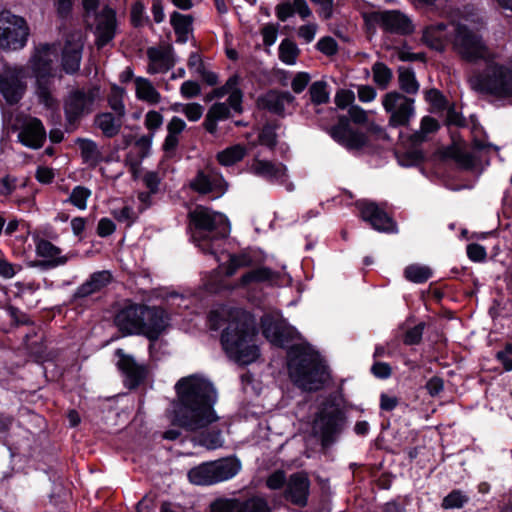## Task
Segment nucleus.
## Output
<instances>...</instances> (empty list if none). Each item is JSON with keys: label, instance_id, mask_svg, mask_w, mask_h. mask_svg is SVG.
Returning a JSON list of instances; mask_svg holds the SVG:
<instances>
[{"label": "nucleus", "instance_id": "obj_32", "mask_svg": "<svg viewBox=\"0 0 512 512\" xmlns=\"http://www.w3.org/2000/svg\"><path fill=\"white\" fill-rule=\"evenodd\" d=\"M251 171L253 174L270 181H283L287 169L283 164H274L270 161L256 159L251 165Z\"/></svg>", "mask_w": 512, "mask_h": 512}, {"label": "nucleus", "instance_id": "obj_40", "mask_svg": "<svg viewBox=\"0 0 512 512\" xmlns=\"http://www.w3.org/2000/svg\"><path fill=\"white\" fill-rule=\"evenodd\" d=\"M171 25L177 35V41L185 43L188 40V33L190 32L192 17L190 15H183L179 12H173L171 15Z\"/></svg>", "mask_w": 512, "mask_h": 512}, {"label": "nucleus", "instance_id": "obj_34", "mask_svg": "<svg viewBox=\"0 0 512 512\" xmlns=\"http://www.w3.org/2000/svg\"><path fill=\"white\" fill-rule=\"evenodd\" d=\"M94 124L105 137L112 138L120 132L123 118L110 112L99 113L95 116Z\"/></svg>", "mask_w": 512, "mask_h": 512}, {"label": "nucleus", "instance_id": "obj_62", "mask_svg": "<svg viewBox=\"0 0 512 512\" xmlns=\"http://www.w3.org/2000/svg\"><path fill=\"white\" fill-rule=\"evenodd\" d=\"M263 43L266 46H272L277 39L278 28L274 24H267L261 29Z\"/></svg>", "mask_w": 512, "mask_h": 512}, {"label": "nucleus", "instance_id": "obj_21", "mask_svg": "<svg viewBox=\"0 0 512 512\" xmlns=\"http://www.w3.org/2000/svg\"><path fill=\"white\" fill-rule=\"evenodd\" d=\"M189 187L199 194L212 192L221 194L225 191L226 184L220 173L213 168L207 167L197 172L195 177L190 181Z\"/></svg>", "mask_w": 512, "mask_h": 512}, {"label": "nucleus", "instance_id": "obj_24", "mask_svg": "<svg viewBox=\"0 0 512 512\" xmlns=\"http://www.w3.org/2000/svg\"><path fill=\"white\" fill-rule=\"evenodd\" d=\"M115 353L119 358L118 368L125 374L129 388L137 387L146 377L145 365L137 363L131 355L125 354L122 349H117Z\"/></svg>", "mask_w": 512, "mask_h": 512}, {"label": "nucleus", "instance_id": "obj_57", "mask_svg": "<svg viewBox=\"0 0 512 512\" xmlns=\"http://www.w3.org/2000/svg\"><path fill=\"white\" fill-rule=\"evenodd\" d=\"M317 49L326 56H333L338 51V44L334 38L326 36L318 41Z\"/></svg>", "mask_w": 512, "mask_h": 512}, {"label": "nucleus", "instance_id": "obj_20", "mask_svg": "<svg viewBox=\"0 0 512 512\" xmlns=\"http://www.w3.org/2000/svg\"><path fill=\"white\" fill-rule=\"evenodd\" d=\"M146 306L132 304L120 310L115 316V324L126 334H141Z\"/></svg>", "mask_w": 512, "mask_h": 512}, {"label": "nucleus", "instance_id": "obj_5", "mask_svg": "<svg viewBox=\"0 0 512 512\" xmlns=\"http://www.w3.org/2000/svg\"><path fill=\"white\" fill-rule=\"evenodd\" d=\"M58 58V48L55 44H41L32 55L29 65L36 79V94L39 101L50 108L56 104L52 96L54 78L53 63Z\"/></svg>", "mask_w": 512, "mask_h": 512}, {"label": "nucleus", "instance_id": "obj_44", "mask_svg": "<svg viewBox=\"0 0 512 512\" xmlns=\"http://www.w3.org/2000/svg\"><path fill=\"white\" fill-rule=\"evenodd\" d=\"M300 53L295 42L290 39H284L279 46V58L287 65H293Z\"/></svg>", "mask_w": 512, "mask_h": 512}, {"label": "nucleus", "instance_id": "obj_31", "mask_svg": "<svg viewBox=\"0 0 512 512\" xmlns=\"http://www.w3.org/2000/svg\"><path fill=\"white\" fill-rule=\"evenodd\" d=\"M186 129L185 121L173 116L166 125L167 135L162 144V149L168 156H173L180 143L181 134Z\"/></svg>", "mask_w": 512, "mask_h": 512}, {"label": "nucleus", "instance_id": "obj_50", "mask_svg": "<svg viewBox=\"0 0 512 512\" xmlns=\"http://www.w3.org/2000/svg\"><path fill=\"white\" fill-rule=\"evenodd\" d=\"M91 196V191L84 186H76L70 196L68 201L73 204L78 209L84 210L87 206V200Z\"/></svg>", "mask_w": 512, "mask_h": 512}, {"label": "nucleus", "instance_id": "obj_1", "mask_svg": "<svg viewBox=\"0 0 512 512\" xmlns=\"http://www.w3.org/2000/svg\"><path fill=\"white\" fill-rule=\"evenodd\" d=\"M175 389L178 399L175 424L195 432L218 420L213 408L217 395L208 380L195 375L183 377L176 383Z\"/></svg>", "mask_w": 512, "mask_h": 512}, {"label": "nucleus", "instance_id": "obj_53", "mask_svg": "<svg viewBox=\"0 0 512 512\" xmlns=\"http://www.w3.org/2000/svg\"><path fill=\"white\" fill-rule=\"evenodd\" d=\"M258 142L261 145L274 148L277 144V134L275 132V127L271 125H265L259 133Z\"/></svg>", "mask_w": 512, "mask_h": 512}, {"label": "nucleus", "instance_id": "obj_22", "mask_svg": "<svg viewBox=\"0 0 512 512\" xmlns=\"http://www.w3.org/2000/svg\"><path fill=\"white\" fill-rule=\"evenodd\" d=\"M295 97L288 91L270 90L257 99L260 109L267 110L278 116H284L289 106L294 104Z\"/></svg>", "mask_w": 512, "mask_h": 512}, {"label": "nucleus", "instance_id": "obj_2", "mask_svg": "<svg viewBox=\"0 0 512 512\" xmlns=\"http://www.w3.org/2000/svg\"><path fill=\"white\" fill-rule=\"evenodd\" d=\"M288 371L292 382L302 390L317 391L328 378L319 354L305 345L292 346L288 352Z\"/></svg>", "mask_w": 512, "mask_h": 512}, {"label": "nucleus", "instance_id": "obj_26", "mask_svg": "<svg viewBox=\"0 0 512 512\" xmlns=\"http://www.w3.org/2000/svg\"><path fill=\"white\" fill-rule=\"evenodd\" d=\"M147 57V71L150 74L165 73L175 64L171 46L150 47L147 49Z\"/></svg>", "mask_w": 512, "mask_h": 512}, {"label": "nucleus", "instance_id": "obj_49", "mask_svg": "<svg viewBox=\"0 0 512 512\" xmlns=\"http://www.w3.org/2000/svg\"><path fill=\"white\" fill-rule=\"evenodd\" d=\"M253 264V259L248 254L231 255L229 258V264L226 269V275L232 276L240 268L250 267Z\"/></svg>", "mask_w": 512, "mask_h": 512}, {"label": "nucleus", "instance_id": "obj_54", "mask_svg": "<svg viewBox=\"0 0 512 512\" xmlns=\"http://www.w3.org/2000/svg\"><path fill=\"white\" fill-rule=\"evenodd\" d=\"M425 323L421 322L416 326L408 329L404 335L403 342L406 345H417L422 340Z\"/></svg>", "mask_w": 512, "mask_h": 512}, {"label": "nucleus", "instance_id": "obj_43", "mask_svg": "<svg viewBox=\"0 0 512 512\" xmlns=\"http://www.w3.org/2000/svg\"><path fill=\"white\" fill-rule=\"evenodd\" d=\"M398 82L400 89L408 95H415L419 91L420 85L412 70L400 68Z\"/></svg>", "mask_w": 512, "mask_h": 512}, {"label": "nucleus", "instance_id": "obj_42", "mask_svg": "<svg viewBox=\"0 0 512 512\" xmlns=\"http://www.w3.org/2000/svg\"><path fill=\"white\" fill-rule=\"evenodd\" d=\"M439 129L438 121L431 116H424L421 119L420 129L415 131L410 139L413 144H420L424 142L428 134L435 133Z\"/></svg>", "mask_w": 512, "mask_h": 512}, {"label": "nucleus", "instance_id": "obj_7", "mask_svg": "<svg viewBox=\"0 0 512 512\" xmlns=\"http://www.w3.org/2000/svg\"><path fill=\"white\" fill-rule=\"evenodd\" d=\"M450 41L453 50L467 62L488 63L494 58L493 52L484 43L482 37L466 24L457 23L453 26V37Z\"/></svg>", "mask_w": 512, "mask_h": 512}, {"label": "nucleus", "instance_id": "obj_52", "mask_svg": "<svg viewBox=\"0 0 512 512\" xmlns=\"http://www.w3.org/2000/svg\"><path fill=\"white\" fill-rule=\"evenodd\" d=\"M288 477L283 470L272 472L266 479V486L270 490L285 489Z\"/></svg>", "mask_w": 512, "mask_h": 512}, {"label": "nucleus", "instance_id": "obj_48", "mask_svg": "<svg viewBox=\"0 0 512 512\" xmlns=\"http://www.w3.org/2000/svg\"><path fill=\"white\" fill-rule=\"evenodd\" d=\"M312 103L316 105L325 104L329 101V92L325 81H316L309 88Z\"/></svg>", "mask_w": 512, "mask_h": 512}, {"label": "nucleus", "instance_id": "obj_4", "mask_svg": "<svg viewBox=\"0 0 512 512\" xmlns=\"http://www.w3.org/2000/svg\"><path fill=\"white\" fill-rule=\"evenodd\" d=\"M255 329L244 317H237L224 329L221 344L228 357L241 365L254 362L259 356Z\"/></svg>", "mask_w": 512, "mask_h": 512}, {"label": "nucleus", "instance_id": "obj_29", "mask_svg": "<svg viewBox=\"0 0 512 512\" xmlns=\"http://www.w3.org/2000/svg\"><path fill=\"white\" fill-rule=\"evenodd\" d=\"M83 46L80 36H73L66 41L62 53V68L67 74H74L79 70Z\"/></svg>", "mask_w": 512, "mask_h": 512}, {"label": "nucleus", "instance_id": "obj_36", "mask_svg": "<svg viewBox=\"0 0 512 512\" xmlns=\"http://www.w3.org/2000/svg\"><path fill=\"white\" fill-rule=\"evenodd\" d=\"M279 277L280 274L278 272L273 271L268 267L261 266L243 274L240 278V285L246 287L251 283H273L277 281Z\"/></svg>", "mask_w": 512, "mask_h": 512}, {"label": "nucleus", "instance_id": "obj_19", "mask_svg": "<svg viewBox=\"0 0 512 512\" xmlns=\"http://www.w3.org/2000/svg\"><path fill=\"white\" fill-rule=\"evenodd\" d=\"M264 336L273 345L284 347L294 337V329L281 317L266 315L262 318Z\"/></svg>", "mask_w": 512, "mask_h": 512}, {"label": "nucleus", "instance_id": "obj_47", "mask_svg": "<svg viewBox=\"0 0 512 512\" xmlns=\"http://www.w3.org/2000/svg\"><path fill=\"white\" fill-rule=\"evenodd\" d=\"M404 274L409 281L423 283L431 277L432 272L426 266L410 265L405 269Z\"/></svg>", "mask_w": 512, "mask_h": 512}, {"label": "nucleus", "instance_id": "obj_60", "mask_svg": "<svg viewBox=\"0 0 512 512\" xmlns=\"http://www.w3.org/2000/svg\"><path fill=\"white\" fill-rule=\"evenodd\" d=\"M424 155L421 150L414 149L407 151L400 158V163L405 166H412L422 162Z\"/></svg>", "mask_w": 512, "mask_h": 512}, {"label": "nucleus", "instance_id": "obj_12", "mask_svg": "<svg viewBox=\"0 0 512 512\" xmlns=\"http://www.w3.org/2000/svg\"><path fill=\"white\" fill-rule=\"evenodd\" d=\"M344 426V415L335 406L323 408L313 423V431L321 437L324 447L330 446L341 433Z\"/></svg>", "mask_w": 512, "mask_h": 512}, {"label": "nucleus", "instance_id": "obj_33", "mask_svg": "<svg viewBox=\"0 0 512 512\" xmlns=\"http://www.w3.org/2000/svg\"><path fill=\"white\" fill-rule=\"evenodd\" d=\"M111 281V274L108 271H99L93 273L90 278L79 286L74 294L75 298H85L88 297L106 285H108Z\"/></svg>", "mask_w": 512, "mask_h": 512}, {"label": "nucleus", "instance_id": "obj_46", "mask_svg": "<svg viewBox=\"0 0 512 512\" xmlns=\"http://www.w3.org/2000/svg\"><path fill=\"white\" fill-rule=\"evenodd\" d=\"M373 80L381 88H386L392 79V71L382 62H376L372 67Z\"/></svg>", "mask_w": 512, "mask_h": 512}, {"label": "nucleus", "instance_id": "obj_56", "mask_svg": "<svg viewBox=\"0 0 512 512\" xmlns=\"http://www.w3.org/2000/svg\"><path fill=\"white\" fill-rule=\"evenodd\" d=\"M204 112L202 105L198 103H187L182 106V113L185 117L192 122L200 120Z\"/></svg>", "mask_w": 512, "mask_h": 512}, {"label": "nucleus", "instance_id": "obj_37", "mask_svg": "<svg viewBox=\"0 0 512 512\" xmlns=\"http://www.w3.org/2000/svg\"><path fill=\"white\" fill-rule=\"evenodd\" d=\"M135 82L136 97L144 102L155 105L161 101V95L152 82L143 77H137Z\"/></svg>", "mask_w": 512, "mask_h": 512}, {"label": "nucleus", "instance_id": "obj_41", "mask_svg": "<svg viewBox=\"0 0 512 512\" xmlns=\"http://www.w3.org/2000/svg\"><path fill=\"white\" fill-rule=\"evenodd\" d=\"M246 155V148L241 144L227 147L217 154V160L224 166H231L241 161Z\"/></svg>", "mask_w": 512, "mask_h": 512}, {"label": "nucleus", "instance_id": "obj_55", "mask_svg": "<svg viewBox=\"0 0 512 512\" xmlns=\"http://www.w3.org/2000/svg\"><path fill=\"white\" fill-rule=\"evenodd\" d=\"M145 127L152 133L158 130L163 124V116L160 112L151 110L145 115Z\"/></svg>", "mask_w": 512, "mask_h": 512}, {"label": "nucleus", "instance_id": "obj_13", "mask_svg": "<svg viewBox=\"0 0 512 512\" xmlns=\"http://www.w3.org/2000/svg\"><path fill=\"white\" fill-rule=\"evenodd\" d=\"M210 512H272V508L262 496L245 500L221 497L210 504Z\"/></svg>", "mask_w": 512, "mask_h": 512}, {"label": "nucleus", "instance_id": "obj_45", "mask_svg": "<svg viewBox=\"0 0 512 512\" xmlns=\"http://www.w3.org/2000/svg\"><path fill=\"white\" fill-rule=\"evenodd\" d=\"M469 497L460 490H453L442 500L441 507L445 510L460 509L468 503Z\"/></svg>", "mask_w": 512, "mask_h": 512}, {"label": "nucleus", "instance_id": "obj_51", "mask_svg": "<svg viewBox=\"0 0 512 512\" xmlns=\"http://www.w3.org/2000/svg\"><path fill=\"white\" fill-rule=\"evenodd\" d=\"M198 444L204 446L209 450H215L222 447L223 439L220 431H212L205 434H201L197 440Z\"/></svg>", "mask_w": 512, "mask_h": 512}, {"label": "nucleus", "instance_id": "obj_28", "mask_svg": "<svg viewBox=\"0 0 512 512\" xmlns=\"http://www.w3.org/2000/svg\"><path fill=\"white\" fill-rule=\"evenodd\" d=\"M167 326L165 312L157 307L146 306L145 318L141 334L149 340L155 341Z\"/></svg>", "mask_w": 512, "mask_h": 512}, {"label": "nucleus", "instance_id": "obj_39", "mask_svg": "<svg viewBox=\"0 0 512 512\" xmlns=\"http://www.w3.org/2000/svg\"><path fill=\"white\" fill-rule=\"evenodd\" d=\"M446 156L454 159L464 169H471L475 165V155L466 147L453 145L446 150Z\"/></svg>", "mask_w": 512, "mask_h": 512}, {"label": "nucleus", "instance_id": "obj_23", "mask_svg": "<svg viewBox=\"0 0 512 512\" xmlns=\"http://www.w3.org/2000/svg\"><path fill=\"white\" fill-rule=\"evenodd\" d=\"M116 31V14L109 7H104L96 16V46L98 49L103 48L115 36Z\"/></svg>", "mask_w": 512, "mask_h": 512}, {"label": "nucleus", "instance_id": "obj_10", "mask_svg": "<svg viewBox=\"0 0 512 512\" xmlns=\"http://www.w3.org/2000/svg\"><path fill=\"white\" fill-rule=\"evenodd\" d=\"M382 105L389 114L388 125L392 128L408 127L415 116V100L403 93H386L382 98Z\"/></svg>", "mask_w": 512, "mask_h": 512}, {"label": "nucleus", "instance_id": "obj_6", "mask_svg": "<svg viewBox=\"0 0 512 512\" xmlns=\"http://www.w3.org/2000/svg\"><path fill=\"white\" fill-rule=\"evenodd\" d=\"M483 73H475L469 78L471 88L477 92L499 97L512 96V69L494 63H486Z\"/></svg>", "mask_w": 512, "mask_h": 512}, {"label": "nucleus", "instance_id": "obj_61", "mask_svg": "<svg viewBox=\"0 0 512 512\" xmlns=\"http://www.w3.org/2000/svg\"><path fill=\"white\" fill-rule=\"evenodd\" d=\"M114 218L119 222H125L127 225H131L135 220V214L131 207L124 206L121 209H115L112 212Z\"/></svg>", "mask_w": 512, "mask_h": 512}, {"label": "nucleus", "instance_id": "obj_18", "mask_svg": "<svg viewBox=\"0 0 512 512\" xmlns=\"http://www.w3.org/2000/svg\"><path fill=\"white\" fill-rule=\"evenodd\" d=\"M372 20L384 31L392 34L406 35L414 30L411 20L399 10L374 12Z\"/></svg>", "mask_w": 512, "mask_h": 512}, {"label": "nucleus", "instance_id": "obj_27", "mask_svg": "<svg viewBox=\"0 0 512 512\" xmlns=\"http://www.w3.org/2000/svg\"><path fill=\"white\" fill-rule=\"evenodd\" d=\"M36 254L46 259L38 263V266L42 269L62 266L68 261L67 256L61 255V249L46 239L36 241Z\"/></svg>", "mask_w": 512, "mask_h": 512}, {"label": "nucleus", "instance_id": "obj_64", "mask_svg": "<svg viewBox=\"0 0 512 512\" xmlns=\"http://www.w3.org/2000/svg\"><path fill=\"white\" fill-rule=\"evenodd\" d=\"M310 81V76L306 72H299L292 80L291 87L295 93H301Z\"/></svg>", "mask_w": 512, "mask_h": 512}, {"label": "nucleus", "instance_id": "obj_17", "mask_svg": "<svg viewBox=\"0 0 512 512\" xmlns=\"http://www.w3.org/2000/svg\"><path fill=\"white\" fill-rule=\"evenodd\" d=\"M361 218L375 230L386 233L398 231L396 222L375 202L363 201L358 204Z\"/></svg>", "mask_w": 512, "mask_h": 512}, {"label": "nucleus", "instance_id": "obj_30", "mask_svg": "<svg viewBox=\"0 0 512 512\" xmlns=\"http://www.w3.org/2000/svg\"><path fill=\"white\" fill-rule=\"evenodd\" d=\"M18 138L25 146L38 149L46 139V131L39 119L31 118L23 125Z\"/></svg>", "mask_w": 512, "mask_h": 512}, {"label": "nucleus", "instance_id": "obj_16", "mask_svg": "<svg viewBox=\"0 0 512 512\" xmlns=\"http://www.w3.org/2000/svg\"><path fill=\"white\" fill-rule=\"evenodd\" d=\"M331 137L351 151L360 150L368 143L365 133L354 130L346 116H340L336 125L330 129Z\"/></svg>", "mask_w": 512, "mask_h": 512}, {"label": "nucleus", "instance_id": "obj_58", "mask_svg": "<svg viewBox=\"0 0 512 512\" xmlns=\"http://www.w3.org/2000/svg\"><path fill=\"white\" fill-rule=\"evenodd\" d=\"M335 104L340 109L351 106L355 100L354 92L351 90L341 89L335 95Z\"/></svg>", "mask_w": 512, "mask_h": 512}, {"label": "nucleus", "instance_id": "obj_3", "mask_svg": "<svg viewBox=\"0 0 512 512\" xmlns=\"http://www.w3.org/2000/svg\"><path fill=\"white\" fill-rule=\"evenodd\" d=\"M192 228V238L204 252L215 254L218 243L230 232L227 218L218 212L204 206H197L189 213Z\"/></svg>", "mask_w": 512, "mask_h": 512}, {"label": "nucleus", "instance_id": "obj_8", "mask_svg": "<svg viewBox=\"0 0 512 512\" xmlns=\"http://www.w3.org/2000/svg\"><path fill=\"white\" fill-rule=\"evenodd\" d=\"M241 470V462L236 457L222 458L202 463L188 472L192 484L208 486L227 481Z\"/></svg>", "mask_w": 512, "mask_h": 512}, {"label": "nucleus", "instance_id": "obj_38", "mask_svg": "<svg viewBox=\"0 0 512 512\" xmlns=\"http://www.w3.org/2000/svg\"><path fill=\"white\" fill-rule=\"evenodd\" d=\"M76 144L81 151V157L84 163L90 166H96L102 161V153L95 141L86 138H78Z\"/></svg>", "mask_w": 512, "mask_h": 512}, {"label": "nucleus", "instance_id": "obj_11", "mask_svg": "<svg viewBox=\"0 0 512 512\" xmlns=\"http://www.w3.org/2000/svg\"><path fill=\"white\" fill-rule=\"evenodd\" d=\"M29 28L24 18L12 14L8 10L0 12V45L17 50L25 46Z\"/></svg>", "mask_w": 512, "mask_h": 512}, {"label": "nucleus", "instance_id": "obj_14", "mask_svg": "<svg viewBox=\"0 0 512 512\" xmlns=\"http://www.w3.org/2000/svg\"><path fill=\"white\" fill-rule=\"evenodd\" d=\"M22 67H6L0 72V94L9 104L20 101L26 91Z\"/></svg>", "mask_w": 512, "mask_h": 512}, {"label": "nucleus", "instance_id": "obj_59", "mask_svg": "<svg viewBox=\"0 0 512 512\" xmlns=\"http://www.w3.org/2000/svg\"><path fill=\"white\" fill-rule=\"evenodd\" d=\"M275 14L277 18L282 22L292 17L294 15V8L292 2L284 0L278 3L275 7Z\"/></svg>", "mask_w": 512, "mask_h": 512}, {"label": "nucleus", "instance_id": "obj_9", "mask_svg": "<svg viewBox=\"0 0 512 512\" xmlns=\"http://www.w3.org/2000/svg\"><path fill=\"white\" fill-rule=\"evenodd\" d=\"M98 97V87L76 89L68 94L64 101L67 131H73L78 121L93 111L94 103Z\"/></svg>", "mask_w": 512, "mask_h": 512}, {"label": "nucleus", "instance_id": "obj_25", "mask_svg": "<svg viewBox=\"0 0 512 512\" xmlns=\"http://www.w3.org/2000/svg\"><path fill=\"white\" fill-rule=\"evenodd\" d=\"M444 23L432 24L423 30L422 42L429 48L443 52L449 37H453V26Z\"/></svg>", "mask_w": 512, "mask_h": 512}, {"label": "nucleus", "instance_id": "obj_35", "mask_svg": "<svg viewBox=\"0 0 512 512\" xmlns=\"http://www.w3.org/2000/svg\"><path fill=\"white\" fill-rule=\"evenodd\" d=\"M231 117V111L226 103L217 102L213 104L205 117L204 128L207 132L214 134L217 131V122L223 121Z\"/></svg>", "mask_w": 512, "mask_h": 512}, {"label": "nucleus", "instance_id": "obj_15", "mask_svg": "<svg viewBox=\"0 0 512 512\" xmlns=\"http://www.w3.org/2000/svg\"><path fill=\"white\" fill-rule=\"evenodd\" d=\"M311 480L305 471L290 474L283 490V498L292 505L304 508L308 505Z\"/></svg>", "mask_w": 512, "mask_h": 512}, {"label": "nucleus", "instance_id": "obj_63", "mask_svg": "<svg viewBox=\"0 0 512 512\" xmlns=\"http://www.w3.org/2000/svg\"><path fill=\"white\" fill-rule=\"evenodd\" d=\"M200 86L195 81H185L180 87L181 95L184 98L190 99L200 94Z\"/></svg>", "mask_w": 512, "mask_h": 512}]
</instances>
